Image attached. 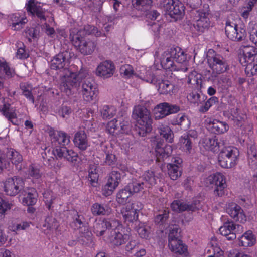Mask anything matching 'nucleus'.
<instances>
[{
    "label": "nucleus",
    "mask_w": 257,
    "mask_h": 257,
    "mask_svg": "<svg viewBox=\"0 0 257 257\" xmlns=\"http://www.w3.org/2000/svg\"><path fill=\"white\" fill-rule=\"evenodd\" d=\"M80 84L84 99L87 102L94 100L98 94L97 84L85 68H82L78 73L71 72L69 75H65L60 89L69 96L77 90Z\"/></svg>",
    "instance_id": "nucleus-1"
},
{
    "label": "nucleus",
    "mask_w": 257,
    "mask_h": 257,
    "mask_svg": "<svg viewBox=\"0 0 257 257\" xmlns=\"http://www.w3.org/2000/svg\"><path fill=\"white\" fill-rule=\"evenodd\" d=\"M98 33L95 27L88 25L76 33H71L70 38L73 45L81 54L84 55H88L94 51L97 46V43L93 40L82 36V35L85 33L88 35H98Z\"/></svg>",
    "instance_id": "nucleus-2"
},
{
    "label": "nucleus",
    "mask_w": 257,
    "mask_h": 257,
    "mask_svg": "<svg viewBox=\"0 0 257 257\" xmlns=\"http://www.w3.org/2000/svg\"><path fill=\"white\" fill-rule=\"evenodd\" d=\"M164 56L161 61L162 67L170 71H181L186 72L187 67H180L176 65L175 62L182 64L186 60V56L184 51L178 47L171 48L164 52Z\"/></svg>",
    "instance_id": "nucleus-3"
},
{
    "label": "nucleus",
    "mask_w": 257,
    "mask_h": 257,
    "mask_svg": "<svg viewBox=\"0 0 257 257\" xmlns=\"http://www.w3.org/2000/svg\"><path fill=\"white\" fill-rule=\"evenodd\" d=\"M132 117L137 120L136 131L140 136L144 137L151 132L152 119L150 111L145 107L141 105L135 106Z\"/></svg>",
    "instance_id": "nucleus-4"
},
{
    "label": "nucleus",
    "mask_w": 257,
    "mask_h": 257,
    "mask_svg": "<svg viewBox=\"0 0 257 257\" xmlns=\"http://www.w3.org/2000/svg\"><path fill=\"white\" fill-rule=\"evenodd\" d=\"M239 60L248 77L257 75V48L253 46H243L239 50Z\"/></svg>",
    "instance_id": "nucleus-5"
},
{
    "label": "nucleus",
    "mask_w": 257,
    "mask_h": 257,
    "mask_svg": "<svg viewBox=\"0 0 257 257\" xmlns=\"http://www.w3.org/2000/svg\"><path fill=\"white\" fill-rule=\"evenodd\" d=\"M209 6L207 4L202 6V9L195 11L194 19L195 22L193 24L192 29L197 35H200L208 30L210 22L208 18L209 15Z\"/></svg>",
    "instance_id": "nucleus-6"
},
{
    "label": "nucleus",
    "mask_w": 257,
    "mask_h": 257,
    "mask_svg": "<svg viewBox=\"0 0 257 257\" xmlns=\"http://www.w3.org/2000/svg\"><path fill=\"white\" fill-rule=\"evenodd\" d=\"M156 178L154 172L153 171L148 170L145 172L138 180H133L127 186L133 194L146 188H149L155 185L156 183Z\"/></svg>",
    "instance_id": "nucleus-7"
},
{
    "label": "nucleus",
    "mask_w": 257,
    "mask_h": 257,
    "mask_svg": "<svg viewBox=\"0 0 257 257\" xmlns=\"http://www.w3.org/2000/svg\"><path fill=\"white\" fill-rule=\"evenodd\" d=\"M238 156L239 151L236 148L224 147L218 155V163L223 168H230L236 165Z\"/></svg>",
    "instance_id": "nucleus-8"
},
{
    "label": "nucleus",
    "mask_w": 257,
    "mask_h": 257,
    "mask_svg": "<svg viewBox=\"0 0 257 257\" xmlns=\"http://www.w3.org/2000/svg\"><path fill=\"white\" fill-rule=\"evenodd\" d=\"M238 19L228 17L225 24V33L227 37L232 41H240L246 37V32L244 27L237 24Z\"/></svg>",
    "instance_id": "nucleus-9"
},
{
    "label": "nucleus",
    "mask_w": 257,
    "mask_h": 257,
    "mask_svg": "<svg viewBox=\"0 0 257 257\" xmlns=\"http://www.w3.org/2000/svg\"><path fill=\"white\" fill-rule=\"evenodd\" d=\"M207 60L209 67L212 71L211 75L212 78H216L219 74L226 72L229 69L227 60L220 54L209 56Z\"/></svg>",
    "instance_id": "nucleus-10"
},
{
    "label": "nucleus",
    "mask_w": 257,
    "mask_h": 257,
    "mask_svg": "<svg viewBox=\"0 0 257 257\" xmlns=\"http://www.w3.org/2000/svg\"><path fill=\"white\" fill-rule=\"evenodd\" d=\"M206 183L212 185L214 188V195L221 197L225 194V189L227 187L226 179L220 173H217L210 175L206 180Z\"/></svg>",
    "instance_id": "nucleus-11"
},
{
    "label": "nucleus",
    "mask_w": 257,
    "mask_h": 257,
    "mask_svg": "<svg viewBox=\"0 0 257 257\" xmlns=\"http://www.w3.org/2000/svg\"><path fill=\"white\" fill-rule=\"evenodd\" d=\"M52 154L56 159H64L73 165L78 162V154L72 149H68L66 145H52Z\"/></svg>",
    "instance_id": "nucleus-12"
},
{
    "label": "nucleus",
    "mask_w": 257,
    "mask_h": 257,
    "mask_svg": "<svg viewBox=\"0 0 257 257\" xmlns=\"http://www.w3.org/2000/svg\"><path fill=\"white\" fill-rule=\"evenodd\" d=\"M181 110L180 106L168 102H162L157 104L154 108L155 119H160L166 116L176 113Z\"/></svg>",
    "instance_id": "nucleus-13"
},
{
    "label": "nucleus",
    "mask_w": 257,
    "mask_h": 257,
    "mask_svg": "<svg viewBox=\"0 0 257 257\" xmlns=\"http://www.w3.org/2000/svg\"><path fill=\"white\" fill-rule=\"evenodd\" d=\"M161 4L166 13L176 20L184 14V6L179 1L163 0Z\"/></svg>",
    "instance_id": "nucleus-14"
},
{
    "label": "nucleus",
    "mask_w": 257,
    "mask_h": 257,
    "mask_svg": "<svg viewBox=\"0 0 257 257\" xmlns=\"http://www.w3.org/2000/svg\"><path fill=\"white\" fill-rule=\"evenodd\" d=\"M23 180L18 177H13L7 179L4 184V191L7 195L14 196L21 193L24 187Z\"/></svg>",
    "instance_id": "nucleus-15"
},
{
    "label": "nucleus",
    "mask_w": 257,
    "mask_h": 257,
    "mask_svg": "<svg viewBox=\"0 0 257 257\" xmlns=\"http://www.w3.org/2000/svg\"><path fill=\"white\" fill-rule=\"evenodd\" d=\"M152 146L154 148L156 161L161 162L168 157L172 152L171 145L165 144L163 140L155 138L152 142Z\"/></svg>",
    "instance_id": "nucleus-16"
},
{
    "label": "nucleus",
    "mask_w": 257,
    "mask_h": 257,
    "mask_svg": "<svg viewBox=\"0 0 257 257\" xmlns=\"http://www.w3.org/2000/svg\"><path fill=\"white\" fill-rule=\"evenodd\" d=\"M171 209L176 212H182L185 211L195 212L201 208L200 200H193L191 202H185L179 200H175L171 204Z\"/></svg>",
    "instance_id": "nucleus-17"
},
{
    "label": "nucleus",
    "mask_w": 257,
    "mask_h": 257,
    "mask_svg": "<svg viewBox=\"0 0 257 257\" xmlns=\"http://www.w3.org/2000/svg\"><path fill=\"white\" fill-rule=\"evenodd\" d=\"M70 56L67 51H64L56 55L50 62L51 69L66 71L68 70Z\"/></svg>",
    "instance_id": "nucleus-18"
},
{
    "label": "nucleus",
    "mask_w": 257,
    "mask_h": 257,
    "mask_svg": "<svg viewBox=\"0 0 257 257\" xmlns=\"http://www.w3.org/2000/svg\"><path fill=\"white\" fill-rule=\"evenodd\" d=\"M242 227L240 225H236L232 221L227 220L219 228V231L222 235L226 237L228 240H233L236 237V232L240 231Z\"/></svg>",
    "instance_id": "nucleus-19"
},
{
    "label": "nucleus",
    "mask_w": 257,
    "mask_h": 257,
    "mask_svg": "<svg viewBox=\"0 0 257 257\" xmlns=\"http://www.w3.org/2000/svg\"><path fill=\"white\" fill-rule=\"evenodd\" d=\"M39 4L40 3L35 0H29L26 4L25 8L32 15L36 16L41 21H45L47 11L43 9Z\"/></svg>",
    "instance_id": "nucleus-20"
},
{
    "label": "nucleus",
    "mask_w": 257,
    "mask_h": 257,
    "mask_svg": "<svg viewBox=\"0 0 257 257\" xmlns=\"http://www.w3.org/2000/svg\"><path fill=\"white\" fill-rule=\"evenodd\" d=\"M49 136L52 145H67L70 142L69 135L62 131H51Z\"/></svg>",
    "instance_id": "nucleus-21"
},
{
    "label": "nucleus",
    "mask_w": 257,
    "mask_h": 257,
    "mask_svg": "<svg viewBox=\"0 0 257 257\" xmlns=\"http://www.w3.org/2000/svg\"><path fill=\"white\" fill-rule=\"evenodd\" d=\"M227 212L234 220L240 223H244L246 220V217L241 207L237 204L232 203L229 205Z\"/></svg>",
    "instance_id": "nucleus-22"
},
{
    "label": "nucleus",
    "mask_w": 257,
    "mask_h": 257,
    "mask_svg": "<svg viewBox=\"0 0 257 257\" xmlns=\"http://www.w3.org/2000/svg\"><path fill=\"white\" fill-rule=\"evenodd\" d=\"M73 142L75 146L82 151L88 148L89 146V141L84 130L80 129L75 134Z\"/></svg>",
    "instance_id": "nucleus-23"
},
{
    "label": "nucleus",
    "mask_w": 257,
    "mask_h": 257,
    "mask_svg": "<svg viewBox=\"0 0 257 257\" xmlns=\"http://www.w3.org/2000/svg\"><path fill=\"white\" fill-rule=\"evenodd\" d=\"M114 69L113 63L110 61L106 60L102 62L97 66L96 74L104 78H107L113 75Z\"/></svg>",
    "instance_id": "nucleus-24"
},
{
    "label": "nucleus",
    "mask_w": 257,
    "mask_h": 257,
    "mask_svg": "<svg viewBox=\"0 0 257 257\" xmlns=\"http://www.w3.org/2000/svg\"><path fill=\"white\" fill-rule=\"evenodd\" d=\"M22 198V203L27 206H33L37 201L38 193L36 190L34 188H27L21 192Z\"/></svg>",
    "instance_id": "nucleus-25"
},
{
    "label": "nucleus",
    "mask_w": 257,
    "mask_h": 257,
    "mask_svg": "<svg viewBox=\"0 0 257 257\" xmlns=\"http://www.w3.org/2000/svg\"><path fill=\"white\" fill-rule=\"evenodd\" d=\"M207 128L214 134H222L228 130L229 126L226 122L213 119L208 123Z\"/></svg>",
    "instance_id": "nucleus-26"
},
{
    "label": "nucleus",
    "mask_w": 257,
    "mask_h": 257,
    "mask_svg": "<svg viewBox=\"0 0 257 257\" xmlns=\"http://www.w3.org/2000/svg\"><path fill=\"white\" fill-rule=\"evenodd\" d=\"M155 131L157 134H159L168 143H171L173 142L174 134L169 126L163 124H159Z\"/></svg>",
    "instance_id": "nucleus-27"
},
{
    "label": "nucleus",
    "mask_w": 257,
    "mask_h": 257,
    "mask_svg": "<svg viewBox=\"0 0 257 257\" xmlns=\"http://www.w3.org/2000/svg\"><path fill=\"white\" fill-rule=\"evenodd\" d=\"M27 174L29 178H31L33 183L36 186H39L42 181V173L40 169L34 165H30L27 171Z\"/></svg>",
    "instance_id": "nucleus-28"
},
{
    "label": "nucleus",
    "mask_w": 257,
    "mask_h": 257,
    "mask_svg": "<svg viewBox=\"0 0 257 257\" xmlns=\"http://www.w3.org/2000/svg\"><path fill=\"white\" fill-rule=\"evenodd\" d=\"M171 124L173 125H179L184 130L189 128L191 121L188 116L185 113H179L171 120Z\"/></svg>",
    "instance_id": "nucleus-29"
},
{
    "label": "nucleus",
    "mask_w": 257,
    "mask_h": 257,
    "mask_svg": "<svg viewBox=\"0 0 257 257\" xmlns=\"http://www.w3.org/2000/svg\"><path fill=\"white\" fill-rule=\"evenodd\" d=\"M91 210L94 216L108 215L111 212V209L108 205L98 203L93 204Z\"/></svg>",
    "instance_id": "nucleus-30"
},
{
    "label": "nucleus",
    "mask_w": 257,
    "mask_h": 257,
    "mask_svg": "<svg viewBox=\"0 0 257 257\" xmlns=\"http://www.w3.org/2000/svg\"><path fill=\"white\" fill-rule=\"evenodd\" d=\"M255 235L250 230L245 232L239 238V245L241 246H251L255 243Z\"/></svg>",
    "instance_id": "nucleus-31"
},
{
    "label": "nucleus",
    "mask_w": 257,
    "mask_h": 257,
    "mask_svg": "<svg viewBox=\"0 0 257 257\" xmlns=\"http://www.w3.org/2000/svg\"><path fill=\"white\" fill-rule=\"evenodd\" d=\"M3 74H5V77L8 79L14 77L15 75V71L11 69L6 62L0 63V88L3 87Z\"/></svg>",
    "instance_id": "nucleus-32"
},
{
    "label": "nucleus",
    "mask_w": 257,
    "mask_h": 257,
    "mask_svg": "<svg viewBox=\"0 0 257 257\" xmlns=\"http://www.w3.org/2000/svg\"><path fill=\"white\" fill-rule=\"evenodd\" d=\"M10 21L12 28L14 30H20L27 23V20L26 17L20 15L19 13H15L11 15Z\"/></svg>",
    "instance_id": "nucleus-33"
},
{
    "label": "nucleus",
    "mask_w": 257,
    "mask_h": 257,
    "mask_svg": "<svg viewBox=\"0 0 257 257\" xmlns=\"http://www.w3.org/2000/svg\"><path fill=\"white\" fill-rule=\"evenodd\" d=\"M169 247L172 251L178 254H182L187 251V247L180 240H171L169 242Z\"/></svg>",
    "instance_id": "nucleus-34"
},
{
    "label": "nucleus",
    "mask_w": 257,
    "mask_h": 257,
    "mask_svg": "<svg viewBox=\"0 0 257 257\" xmlns=\"http://www.w3.org/2000/svg\"><path fill=\"white\" fill-rule=\"evenodd\" d=\"M132 195L133 193L126 185L117 192L116 197V201L119 204H125Z\"/></svg>",
    "instance_id": "nucleus-35"
},
{
    "label": "nucleus",
    "mask_w": 257,
    "mask_h": 257,
    "mask_svg": "<svg viewBox=\"0 0 257 257\" xmlns=\"http://www.w3.org/2000/svg\"><path fill=\"white\" fill-rule=\"evenodd\" d=\"M170 211L168 209H165L160 211L159 214L154 218V222L156 224L161 226L168 225Z\"/></svg>",
    "instance_id": "nucleus-36"
},
{
    "label": "nucleus",
    "mask_w": 257,
    "mask_h": 257,
    "mask_svg": "<svg viewBox=\"0 0 257 257\" xmlns=\"http://www.w3.org/2000/svg\"><path fill=\"white\" fill-rule=\"evenodd\" d=\"M130 239V236L127 234H123L118 230L114 232L110 238L111 243L116 246H119L125 243Z\"/></svg>",
    "instance_id": "nucleus-37"
},
{
    "label": "nucleus",
    "mask_w": 257,
    "mask_h": 257,
    "mask_svg": "<svg viewBox=\"0 0 257 257\" xmlns=\"http://www.w3.org/2000/svg\"><path fill=\"white\" fill-rule=\"evenodd\" d=\"M121 212L125 222L135 223V225H137L139 221L137 220L138 218V213L131 209H126V206L122 209Z\"/></svg>",
    "instance_id": "nucleus-38"
},
{
    "label": "nucleus",
    "mask_w": 257,
    "mask_h": 257,
    "mask_svg": "<svg viewBox=\"0 0 257 257\" xmlns=\"http://www.w3.org/2000/svg\"><path fill=\"white\" fill-rule=\"evenodd\" d=\"M204 146L206 149L215 152L219 150L220 147V143L216 136H213L212 137L206 138L203 141Z\"/></svg>",
    "instance_id": "nucleus-39"
},
{
    "label": "nucleus",
    "mask_w": 257,
    "mask_h": 257,
    "mask_svg": "<svg viewBox=\"0 0 257 257\" xmlns=\"http://www.w3.org/2000/svg\"><path fill=\"white\" fill-rule=\"evenodd\" d=\"M152 0H132L133 7L140 12H146L151 7Z\"/></svg>",
    "instance_id": "nucleus-40"
},
{
    "label": "nucleus",
    "mask_w": 257,
    "mask_h": 257,
    "mask_svg": "<svg viewBox=\"0 0 257 257\" xmlns=\"http://www.w3.org/2000/svg\"><path fill=\"white\" fill-rule=\"evenodd\" d=\"M174 85L168 80H162L158 83L159 92L162 94H168L173 92Z\"/></svg>",
    "instance_id": "nucleus-41"
},
{
    "label": "nucleus",
    "mask_w": 257,
    "mask_h": 257,
    "mask_svg": "<svg viewBox=\"0 0 257 257\" xmlns=\"http://www.w3.org/2000/svg\"><path fill=\"white\" fill-rule=\"evenodd\" d=\"M135 225V229L139 235L142 238L147 239L150 233V227L140 222Z\"/></svg>",
    "instance_id": "nucleus-42"
},
{
    "label": "nucleus",
    "mask_w": 257,
    "mask_h": 257,
    "mask_svg": "<svg viewBox=\"0 0 257 257\" xmlns=\"http://www.w3.org/2000/svg\"><path fill=\"white\" fill-rule=\"evenodd\" d=\"M107 230H113L115 231H122V225L117 220L112 218L104 219Z\"/></svg>",
    "instance_id": "nucleus-43"
},
{
    "label": "nucleus",
    "mask_w": 257,
    "mask_h": 257,
    "mask_svg": "<svg viewBox=\"0 0 257 257\" xmlns=\"http://www.w3.org/2000/svg\"><path fill=\"white\" fill-rule=\"evenodd\" d=\"M107 228L104 219L94 222L93 228V232L98 236H101L104 234Z\"/></svg>",
    "instance_id": "nucleus-44"
},
{
    "label": "nucleus",
    "mask_w": 257,
    "mask_h": 257,
    "mask_svg": "<svg viewBox=\"0 0 257 257\" xmlns=\"http://www.w3.org/2000/svg\"><path fill=\"white\" fill-rule=\"evenodd\" d=\"M120 181V173L113 171L110 174L106 184L111 187V188H116Z\"/></svg>",
    "instance_id": "nucleus-45"
},
{
    "label": "nucleus",
    "mask_w": 257,
    "mask_h": 257,
    "mask_svg": "<svg viewBox=\"0 0 257 257\" xmlns=\"http://www.w3.org/2000/svg\"><path fill=\"white\" fill-rule=\"evenodd\" d=\"M7 156L11 160L12 163L17 167L23 161L22 155L19 152L14 150L9 151Z\"/></svg>",
    "instance_id": "nucleus-46"
},
{
    "label": "nucleus",
    "mask_w": 257,
    "mask_h": 257,
    "mask_svg": "<svg viewBox=\"0 0 257 257\" xmlns=\"http://www.w3.org/2000/svg\"><path fill=\"white\" fill-rule=\"evenodd\" d=\"M238 109H236L232 114L231 119L233 121L235 125L238 127L242 126L245 121L246 116L238 113Z\"/></svg>",
    "instance_id": "nucleus-47"
},
{
    "label": "nucleus",
    "mask_w": 257,
    "mask_h": 257,
    "mask_svg": "<svg viewBox=\"0 0 257 257\" xmlns=\"http://www.w3.org/2000/svg\"><path fill=\"white\" fill-rule=\"evenodd\" d=\"M168 174L171 179L176 180L181 175V172L179 171V166L174 164H168L167 165Z\"/></svg>",
    "instance_id": "nucleus-48"
},
{
    "label": "nucleus",
    "mask_w": 257,
    "mask_h": 257,
    "mask_svg": "<svg viewBox=\"0 0 257 257\" xmlns=\"http://www.w3.org/2000/svg\"><path fill=\"white\" fill-rule=\"evenodd\" d=\"M180 228L177 225H171L169 226V233L168 241L171 240H180Z\"/></svg>",
    "instance_id": "nucleus-49"
},
{
    "label": "nucleus",
    "mask_w": 257,
    "mask_h": 257,
    "mask_svg": "<svg viewBox=\"0 0 257 257\" xmlns=\"http://www.w3.org/2000/svg\"><path fill=\"white\" fill-rule=\"evenodd\" d=\"M119 120L114 119L107 123L106 129L108 132L113 136H116L119 134V126H118Z\"/></svg>",
    "instance_id": "nucleus-50"
},
{
    "label": "nucleus",
    "mask_w": 257,
    "mask_h": 257,
    "mask_svg": "<svg viewBox=\"0 0 257 257\" xmlns=\"http://www.w3.org/2000/svg\"><path fill=\"white\" fill-rule=\"evenodd\" d=\"M179 142L181 148L186 151L190 152V150L192 149V139L189 138L188 136H182L179 140Z\"/></svg>",
    "instance_id": "nucleus-51"
},
{
    "label": "nucleus",
    "mask_w": 257,
    "mask_h": 257,
    "mask_svg": "<svg viewBox=\"0 0 257 257\" xmlns=\"http://www.w3.org/2000/svg\"><path fill=\"white\" fill-rule=\"evenodd\" d=\"M218 102V99L217 97L215 96L211 97L207 100L204 105L200 107L199 111L201 113H205L207 112L212 105L216 104Z\"/></svg>",
    "instance_id": "nucleus-52"
},
{
    "label": "nucleus",
    "mask_w": 257,
    "mask_h": 257,
    "mask_svg": "<svg viewBox=\"0 0 257 257\" xmlns=\"http://www.w3.org/2000/svg\"><path fill=\"white\" fill-rule=\"evenodd\" d=\"M79 243L82 245H88L92 241V233L87 228L84 229L83 233L78 239Z\"/></svg>",
    "instance_id": "nucleus-53"
},
{
    "label": "nucleus",
    "mask_w": 257,
    "mask_h": 257,
    "mask_svg": "<svg viewBox=\"0 0 257 257\" xmlns=\"http://www.w3.org/2000/svg\"><path fill=\"white\" fill-rule=\"evenodd\" d=\"M58 227V224L55 218L50 217L46 218L43 227L46 228L47 230H53L57 229Z\"/></svg>",
    "instance_id": "nucleus-54"
},
{
    "label": "nucleus",
    "mask_w": 257,
    "mask_h": 257,
    "mask_svg": "<svg viewBox=\"0 0 257 257\" xmlns=\"http://www.w3.org/2000/svg\"><path fill=\"white\" fill-rule=\"evenodd\" d=\"M121 118L119 120V134L120 133H125L128 134L131 130V123L128 119H126L125 120H123L122 121L121 120Z\"/></svg>",
    "instance_id": "nucleus-55"
},
{
    "label": "nucleus",
    "mask_w": 257,
    "mask_h": 257,
    "mask_svg": "<svg viewBox=\"0 0 257 257\" xmlns=\"http://www.w3.org/2000/svg\"><path fill=\"white\" fill-rule=\"evenodd\" d=\"M115 113L113 107L104 106L101 111V115L103 119H109L113 116Z\"/></svg>",
    "instance_id": "nucleus-56"
},
{
    "label": "nucleus",
    "mask_w": 257,
    "mask_h": 257,
    "mask_svg": "<svg viewBox=\"0 0 257 257\" xmlns=\"http://www.w3.org/2000/svg\"><path fill=\"white\" fill-rule=\"evenodd\" d=\"M189 99L191 102L199 105L205 100V96L201 95L197 92H192L189 94Z\"/></svg>",
    "instance_id": "nucleus-57"
},
{
    "label": "nucleus",
    "mask_w": 257,
    "mask_h": 257,
    "mask_svg": "<svg viewBox=\"0 0 257 257\" xmlns=\"http://www.w3.org/2000/svg\"><path fill=\"white\" fill-rule=\"evenodd\" d=\"M248 30L250 41L255 44L257 43V24L250 23Z\"/></svg>",
    "instance_id": "nucleus-58"
},
{
    "label": "nucleus",
    "mask_w": 257,
    "mask_h": 257,
    "mask_svg": "<svg viewBox=\"0 0 257 257\" xmlns=\"http://www.w3.org/2000/svg\"><path fill=\"white\" fill-rule=\"evenodd\" d=\"M73 222L76 227L81 228V226H84L86 224L85 219L82 215L79 214L77 212H74Z\"/></svg>",
    "instance_id": "nucleus-59"
},
{
    "label": "nucleus",
    "mask_w": 257,
    "mask_h": 257,
    "mask_svg": "<svg viewBox=\"0 0 257 257\" xmlns=\"http://www.w3.org/2000/svg\"><path fill=\"white\" fill-rule=\"evenodd\" d=\"M186 5L192 9V13L195 15V11L199 9L202 5V0H186Z\"/></svg>",
    "instance_id": "nucleus-60"
},
{
    "label": "nucleus",
    "mask_w": 257,
    "mask_h": 257,
    "mask_svg": "<svg viewBox=\"0 0 257 257\" xmlns=\"http://www.w3.org/2000/svg\"><path fill=\"white\" fill-rule=\"evenodd\" d=\"M56 113L62 118H67L71 113V109L69 107L62 104L58 109Z\"/></svg>",
    "instance_id": "nucleus-61"
},
{
    "label": "nucleus",
    "mask_w": 257,
    "mask_h": 257,
    "mask_svg": "<svg viewBox=\"0 0 257 257\" xmlns=\"http://www.w3.org/2000/svg\"><path fill=\"white\" fill-rule=\"evenodd\" d=\"M200 76L197 75L196 71L192 72L188 76L187 82L192 85H198L201 82Z\"/></svg>",
    "instance_id": "nucleus-62"
},
{
    "label": "nucleus",
    "mask_w": 257,
    "mask_h": 257,
    "mask_svg": "<svg viewBox=\"0 0 257 257\" xmlns=\"http://www.w3.org/2000/svg\"><path fill=\"white\" fill-rule=\"evenodd\" d=\"M18 50L16 53V56L19 59H24L28 57V55L25 50L24 44L22 42L18 43Z\"/></svg>",
    "instance_id": "nucleus-63"
},
{
    "label": "nucleus",
    "mask_w": 257,
    "mask_h": 257,
    "mask_svg": "<svg viewBox=\"0 0 257 257\" xmlns=\"http://www.w3.org/2000/svg\"><path fill=\"white\" fill-rule=\"evenodd\" d=\"M143 204L139 201H134L131 204L126 205V209H131L136 213L143 208Z\"/></svg>",
    "instance_id": "nucleus-64"
}]
</instances>
